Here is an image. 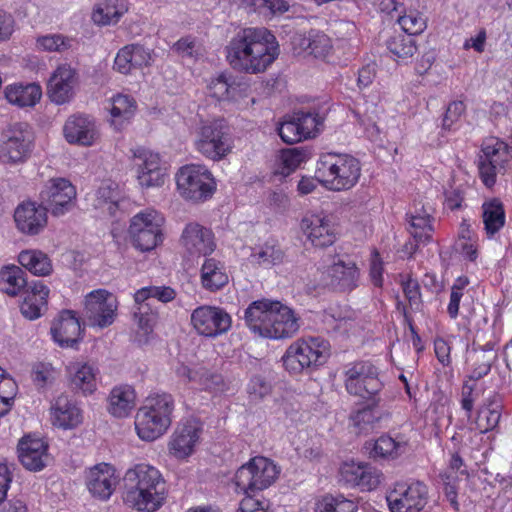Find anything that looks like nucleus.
I'll list each match as a JSON object with an SVG mask.
<instances>
[{"instance_id": "nucleus-31", "label": "nucleus", "mask_w": 512, "mask_h": 512, "mask_svg": "<svg viewBox=\"0 0 512 512\" xmlns=\"http://www.w3.org/2000/svg\"><path fill=\"white\" fill-rule=\"evenodd\" d=\"M50 410L52 423L57 427L71 429L81 422L80 409L66 395L58 396Z\"/></svg>"}, {"instance_id": "nucleus-54", "label": "nucleus", "mask_w": 512, "mask_h": 512, "mask_svg": "<svg viewBox=\"0 0 512 512\" xmlns=\"http://www.w3.org/2000/svg\"><path fill=\"white\" fill-rule=\"evenodd\" d=\"M136 305L134 316L138 321V326L145 334H149L157 322V312L152 311V307L147 302L136 303Z\"/></svg>"}, {"instance_id": "nucleus-38", "label": "nucleus", "mask_w": 512, "mask_h": 512, "mask_svg": "<svg viewBox=\"0 0 512 512\" xmlns=\"http://www.w3.org/2000/svg\"><path fill=\"white\" fill-rule=\"evenodd\" d=\"M406 443L389 435H382L377 440L366 444L370 457L377 459H394L405 450Z\"/></svg>"}, {"instance_id": "nucleus-30", "label": "nucleus", "mask_w": 512, "mask_h": 512, "mask_svg": "<svg viewBox=\"0 0 512 512\" xmlns=\"http://www.w3.org/2000/svg\"><path fill=\"white\" fill-rule=\"evenodd\" d=\"M49 288L41 281L34 282L26 291L20 305L22 315L29 320H35L47 310Z\"/></svg>"}, {"instance_id": "nucleus-8", "label": "nucleus", "mask_w": 512, "mask_h": 512, "mask_svg": "<svg viewBox=\"0 0 512 512\" xmlns=\"http://www.w3.org/2000/svg\"><path fill=\"white\" fill-rule=\"evenodd\" d=\"M386 500L391 512H420L428 503L429 488L419 480L396 483Z\"/></svg>"}, {"instance_id": "nucleus-24", "label": "nucleus", "mask_w": 512, "mask_h": 512, "mask_svg": "<svg viewBox=\"0 0 512 512\" xmlns=\"http://www.w3.org/2000/svg\"><path fill=\"white\" fill-rule=\"evenodd\" d=\"M64 136L70 144L90 146L98 137V131L93 118L86 115H74L67 119L64 125Z\"/></svg>"}, {"instance_id": "nucleus-2", "label": "nucleus", "mask_w": 512, "mask_h": 512, "mask_svg": "<svg viewBox=\"0 0 512 512\" xmlns=\"http://www.w3.org/2000/svg\"><path fill=\"white\" fill-rule=\"evenodd\" d=\"M175 409L174 398L168 393L149 395L139 408L135 428L138 436L145 441H153L162 436L172 423Z\"/></svg>"}, {"instance_id": "nucleus-61", "label": "nucleus", "mask_w": 512, "mask_h": 512, "mask_svg": "<svg viewBox=\"0 0 512 512\" xmlns=\"http://www.w3.org/2000/svg\"><path fill=\"white\" fill-rule=\"evenodd\" d=\"M363 473L365 465L359 463L346 462L340 468L341 480L350 486H357Z\"/></svg>"}, {"instance_id": "nucleus-15", "label": "nucleus", "mask_w": 512, "mask_h": 512, "mask_svg": "<svg viewBox=\"0 0 512 512\" xmlns=\"http://www.w3.org/2000/svg\"><path fill=\"white\" fill-rule=\"evenodd\" d=\"M133 157L137 166V178L142 187H159L164 184L165 169L161 167L159 154L143 147L134 150Z\"/></svg>"}, {"instance_id": "nucleus-60", "label": "nucleus", "mask_w": 512, "mask_h": 512, "mask_svg": "<svg viewBox=\"0 0 512 512\" xmlns=\"http://www.w3.org/2000/svg\"><path fill=\"white\" fill-rule=\"evenodd\" d=\"M271 390L272 386L270 382L258 375L253 376L247 385V393L253 401L263 399L271 393Z\"/></svg>"}, {"instance_id": "nucleus-44", "label": "nucleus", "mask_w": 512, "mask_h": 512, "mask_svg": "<svg viewBox=\"0 0 512 512\" xmlns=\"http://www.w3.org/2000/svg\"><path fill=\"white\" fill-rule=\"evenodd\" d=\"M176 292L169 286H147L136 291L134 294L135 303H149L154 306L156 301L168 303L174 300Z\"/></svg>"}, {"instance_id": "nucleus-41", "label": "nucleus", "mask_w": 512, "mask_h": 512, "mask_svg": "<svg viewBox=\"0 0 512 512\" xmlns=\"http://www.w3.org/2000/svg\"><path fill=\"white\" fill-rule=\"evenodd\" d=\"M26 273L16 265L6 266L0 271V288L10 296H16L27 285Z\"/></svg>"}, {"instance_id": "nucleus-49", "label": "nucleus", "mask_w": 512, "mask_h": 512, "mask_svg": "<svg viewBox=\"0 0 512 512\" xmlns=\"http://www.w3.org/2000/svg\"><path fill=\"white\" fill-rule=\"evenodd\" d=\"M410 233L416 242H427L431 238L433 230L431 225V215L428 210L423 211V215H409Z\"/></svg>"}, {"instance_id": "nucleus-63", "label": "nucleus", "mask_w": 512, "mask_h": 512, "mask_svg": "<svg viewBox=\"0 0 512 512\" xmlns=\"http://www.w3.org/2000/svg\"><path fill=\"white\" fill-rule=\"evenodd\" d=\"M464 111L465 105L462 101H453L450 103L443 117L442 128L444 130L455 129Z\"/></svg>"}, {"instance_id": "nucleus-58", "label": "nucleus", "mask_w": 512, "mask_h": 512, "mask_svg": "<svg viewBox=\"0 0 512 512\" xmlns=\"http://www.w3.org/2000/svg\"><path fill=\"white\" fill-rule=\"evenodd\" d=\"M122 13L116 9L115 5L108 2L100 3L93 12L92 18L95 23L109 25L119 20Z\"/></svg>"}, {"instance_id": "nucleus-59", "label": "nucleus", "mask_w": 512, "mask_h": 512, "mask_svg": "<svg viewBox=\"0 0 512 512\" xmlns=\"http://www.w3.org/2000/svg\"><path fill=\"white\" fill-rule=\"evenodd\" d=\"M253 467L252 460H250L247 464L242 465L235 474V484L237 488L243 491L245 494L254 493V484H253Z\"/></svg>"}, {"instance_id": "nucleus-48", "label": "nucleus", "mask_w": 512, "mask_h": 512, "mask_svg": "<svg viewBox=\"0 0 512 512\" xmlns=\"http://www.w3.org/2000/svg\"><path fill=\"white\" fill-rule=\"evenodd\" d=\"M300 46L303 50L317 58L325 57L332 48L330 38L323 33L310 34L309 37H300Z\"/></svg>"}, {"instance_id": "nucleus-43", "label": "nucleus", "mask_w": 512, "mask_h": 512, "mask_svg": "<svg viewBox=\"0 0 512 512\" xmlns=\"http://www.w3.org/2000/svg\"><path fill=\"white\" fill-rule=\"evenodd\" d=\"M183 373L187 376L189 381L198 382L204 389L212 392L223 391L226 387L224 378L221 374L210 372L204 368L192 371L187 367H184Z\"/></svg>"}, {"instance_id": "nucleus-47", "label": "nucleus", "mask_w": 512, "mask_h": 512, "mask_svg": "<svg viewBox=\"0 0 512 512\" xmlns=\"http://www.w3.org/2000/svg\"><path fill=\"white\" fill-rule=\"evenodd\" d=\"M387 48L397 61L405 62L413 57L417 51L415 40L407 34H398L392 36L387 41Z\"/></svg>"}, {"instance_id": "nucleus-11", "label": "nucleus", "mask_w": 512, "mask_h": 512, "mask_svg": "<svg viewBox=\"0 0 512 512\" xmlns=\"http://www.w3.org/2000/svg\"><path fill=\"white\" fill-rule=\"evenodd\" d=\"M359 269L351 260H338L324 271L315 275V288L339 292H351L358 286Z\"/></svg>"}, {"instance_id": "nucleus-29", "label": "nucleus", "mask_w": 512, "mask_h": 512, "mask_svg": "<svg viewBox=\"0 0 512 512\" xmlns=\"http://www.w3.org/2000/svg\"><path fill=\"white\" fill-rule=\"evenodd\" d=\"M299 329L298 319L292 309L280 303L269 324L264 338L284 339L292 337Z\"/></svg>"}, {"instance_id": "nucleus-36", "label": "nucleus", "mask_w": 512, "mask_h": 512, "mask_svg": "<svg viewBox=\"0 0 512 512\" xmlns=\"http://www.w3.org/2000/svg\"><path fill=\"white\" fill-rule=\"evenodd\" d=\"M41 96V88L35 83L27 85L15 84L5 89V97L8 102L21 108L34 106Z\"/></svg>"}, {"instance_id": "nucleus-32", "label": "nucleus", "mask_w": 512, "mask_h": 512, "mask_svg": "<svg viewBox=\"0 0 512 512\" xmlns=\"http://www.w3.org/2000/svg\"><path fill=\"white\" fill-rule=\"evenodd\" d=\"M69 386L83 395L92 394L96 390V373L91 364L73 363L67 367Z\"/></svg>"}, {"instance_id": "nucleus-16", "label": "nucleus", "mask_w": 512, "mask_h": 512, "mask_svg": "<svg viewBox=\"0 0 512 512\" xmlns=\"http://www.w3.org/2000/svg\"><path fill=\"white\" fill-rule=\"evenodd\" d=\"M366 404L349 415L351 425L358 433L368 434L381 427L390 414L382 408V397L365 398Z\"/></svg>"}, {"instance_id": "nucleus-35", "label": "nucleus", "mask_w": 512, "mask_h": 512, "mask_svg": "<svg viewBox=\"0 0 512 512\" xmlns=\"http://www.w3.org/2000/svg\"><path fill=\"white\" fill-rule=\"evenodd\" d=\"M229 282V276L223 262L207 258L201 267V283L210 292L222 289Z\"/></svg>"}, {"instance_id": "nucleus-50", "label": "nucleus", "mask_w": 512, "mask_h": 512, "mask_svg": "<svg viewBox=\"0 0 512 512\" xmlns=\"http://www.w3.org/2000/svg\"><path fill=\"white\" fill-rule=\"evenodd\" d=\"M357 505L343 496L326 495L318 501L316 512H356Z\"/></svg>"}, {"instance_id": "nucleus-22", "label": "nucleus", "mask_w": 512, "mask_h": 512, "mask_svg": "<svg viewBox=\"0 0 512 512\" xmlns=\"http://www.w3.org/2000/svg\"><path fill=\"white\" fill-rule=\"evenodd\" d=\"M118 483L115 469L107 464L100 463L90 468L86 475V486L89 492L102 500L108 499Z\"/></svg>"}, {"instance_id": "nucleus-26", "label": "nucleus", "mask_w": 512, "mask_h": 512, "mask_svg": "<svg viewBox=\"0 0 512 512\" xmlns=\"http://www.w3.org/2000/svg\"><path fill=\"white\" fill-rule=\"evenodd\" d=\"M51 334L55 342L61 347H72L80 339L81 325L72 310L60 313L51 326Z\"/></svg>"}, {"instance_id": "nucleus-17", "label": "nucleus", "mask_w": 512, "mask_h": 512, "mask_svg": "<svg viewBox=\"0 0 512 512\" xmlns=\"http://www.w3.org/2000/svg\"><path fill=\"white\" fill-rule=\"evenodd\" d=\"M301 229L315 247H327L336 240V228L330 217L307 214L301 221Z\"/></svg>"}, {"instance_id": "nucleus-19", "label": "nucleus", "mask_w": 512, "mask_h": 512, "mask_svg": "<svg viewBox=\"0 0 512 512\" xmlns=\"http://www.w3.org/2000/svg\"><path fill=\"white\" fill-rule=\"evenodd\" d=\"M17 229L26 235H38L47 225V209L36 202H24L15 209Z\"/></svg>"}, {"instance_id": "nucleus-37", "label": "nucleus", "mask_w": 512, "mask_h": 512, "mask_svg": "<svg viewBox=\"0 0 512 512\" xmlns=\"http://www.w3.org/2000/svg\"><path fill=\"white\" fill-rule=\"evenodd\" d=\"M18 261L22 267L36 276H47L53 270L51 259L41 250H23L18 255Z\"/></svg>"}, {"instance_id": "nucleus-13", "label": "nucleus", "mask_w": 512, "mask_h": 512, "mask_svg": "<svg viewBox=\"0 0 512 512\" xmlns=\"http://www.w3.org/2000/svg\"><path fill=\"white\" fill-rule=\"evenodd\" d=\"M76 197L75 187L66 178L48 180L40 191L41 205L53 216H62L68 212Z\"/></svg>"}, {"instance_id": "nucleus-46", "label": "nucleus", "mask_w": 512, "mask_h": 512, "mask_svg": "<svg viewBox=\"0 0 512 512\" xmlns=\"http://www.w3.org/2000/svg\"><path fill=\"white\" fill-rule=\"evenodd\" d=\"M135 110L136 102L132 97L118 94L113 98L110 109L112 123L120 129L122 124L134 115Z\"/></svg>"}, {"instance_id": "nucleus-20", "label": "nucleus", "mask_w": 512, "mask_h": 512, "mask_svg": "<svg viewBox=\"0 0 512 512\" xmlns=\"http://www.w3.org/2000/svg\"><path fill=\"white\" fill-rule=\"evenodd\" d=\"M18 458L27 470L41 471L50 460L48 444L41 438L24 436L18 443Z\"/></svg>"}, {"instance_id": "nucleus-40", "label": "nucleus", "mask_w": 512, "mask_h": 512, "mask_svg": "<svg viewBox=\"0 0 512 512\" xmlns=\"http://www.w3.org/2000/svg\"><path fill=\"white\" fill-rule=\"evenodd\" d=\"M253 484L255 491L263 490L270 486L277 478L279 471L276 465L264 457L252 459Z\"/></svg>"}, {"instance_id": "nucleus-18", "label": "nucleus", "mask_w": 512, "mask_h": 512, "mask_svg": "<svg viewBox=\"0 0 512 512\" xmlns=\"http://www.w3.org/2000/svg\"><path fill=\"white\" fill-rule=\"evenodd\" d=\"M77 73L70 65L62 64L52 73L47 85V94L56 104L69 102L74 95Z\"/></svg>"}, {"instance_id": "nucleus-6", "label": "nucleus", "mask_w": 512, "mask_h": 512, "mask_svg": "<svg viewBox=\"0 0 512 512\" xmlns=\"http://www.w3.org/2000/svg\"><path fill=\"white\" fill-rule=\"evenodd\" d=\"M196 149L205 157L219 160L232 149L230 129L224 119L204 122L199 128Z\"/></svg>"}, {"instance_id": "nucleus-14", "label": "nucleus", "mask_w": 512, "mask_h": 512, "mask_svg": "<svg viewBox=\"0 0 512 512\" xmlns=\"http://www.w3.org/2000/svg\"><path fill=\"white\" fill-rule=\"evenodd\" d=\"M191 324L199 335L217 337L231 328L232 318L223 308L202 305L193 310Z\"/></svg>"}, {"instance_id": "nucleus-9", "label": "nucleus", "mask_w": 512, "mask_h": 512, "mask_svg": "<svg viewBox=\"0 0 512 512\" xmlns=\"http://www.w3.org/2000/svg\"><path fill=\"white\" fill-rule=\"evenodd\" d=\"M345 387L350 395L363 399L381 396L383 383L378 378L377 368L369 362L353 363L345 371Z\"/></svg>"}, {"instance_id": "nucleus-34", "label": "nucleus", "mask_w": 512, "mask_h": 512, "mask_svg": "<svg viewBox=\"0 0 512 512\" xmlns=\"http://www.w3.org/2000/svg\"><path fill=\"white\" fill-rule=\"evenodd\" d=\"M481 209L485 233L492 238L505 226L504 204L499 198H491L483 202Z\"/></svg>"}, {"instance_id": "nucleus-7", "label": "nucleus", "mask_w": 512, "mask_h": 512, "mask_svg": "<svg viewBox=\"0 0 512 512\" xmlns=\"http://www.w3.org/2000/svg\"><path fill=\"white\" fill-rule=\"evenodd\" d=\"M164 218L155 210H145L131 218L129 236L133 246L140 251L153 250L163 241Z\"/></svg>"}, {"instance_id": "nucleus-23", "label": "nucleus", "mask_w": 512, "mask_h": 512, "mask_svg": "<svg viewBox=\"0 0 512 512\" xmlns=\"http://www.w3.org/2000/svg\"><path fill=\"white\" fill-rule=\"evenodd\" d=\"M202 426L196 419L181 422L170 441V451L177 458H185L192 454L199 440Z\"/></svg>"}, {"instance_id": "nucleus-64", "label": "nucleus", "mask_w": 512, "mask_h": 512, "mask_svg": "<svg viewBox=\"0 0 512 512\" xmlns=\"http://www.w3.org/2000/svg\"><path fill=\"white\" fill-rule=\"evenodd\" d=\"M0 391V417L6 415L13 404L14 397L17 392L15 381H6L2 384Z\"/></svg>"}, {"instance_id": "nucleus-51", "label": "nucleus", "mask_w": 512, "mask_h": 512, "mask_svg": "<svg viewBox=\"0 0 512 512\" xmlns=\"http://www.w3.org/2000/svg\"><path fill=\"white\" fill-rule=\"evenodd\" d=\"M256 263L263 266H271L281 263L284 253L278 243L274 240L266 242L258 252L252 254Z\"/></svg>"}, {"instance_id": "nucleus-4", "label": "nucleus", "mask_w": 512, "mask_h": 512, "mask_svg": "<svg viewBox=\"0 0 512 512\" xmlns=\"http://www.w3.org/2000/svg\"><path fill=\"white\" fill-rule=\"evenodd\" d=\"M330 356L329 342L321 338H309L292 343L282 357L283 366L293 374L324 364Z\"/></svg>"}, {"instance_id": "nucleus-28", "label": "nucleus", "mask_w": 512, "mask_h": 512, "mask_svg": "<svg viewBox=\"0 0 512 512\" xmlns=\"http://www.w3.org/2000/svg\"><path fill=\"white\" fill-rule=\"evenodd\" d=\"M164 490L153 489H125L123 501L130 508L140 512H154L159 509L165 499Z\"/></svg>"}, {"instance_id": "nucleus-3", "label": "nucleus", "mask_w": 512, "mask_h": 512, "mask_svg": "<svg viewBox=\"0 0 512 512\" xmlns=\"http://www.w3.org/2000/svg\"><path fill=\"white\" fill-rule=\"evenodd\" d=\"M360 163L347 154L328 153L320 157L316 166V178L330 190L352 188L360 177Z\"/></svg>"}, {"instance_id": "nucleus-57", "label": "nucleus", "mask_w": 512, "mask_h": 512, "mask_svg": "<svg viewBox=\"0 0 512 512\" xmlns=\"http://www.w3.org/2000/svg\"><path fill=\"white\" fill-rule=\"evenodd\" d=\"M310 157V152L303 148H290L282 151V163L284 168L290 173L298 168L303 162H306Z\"/></svg>"}, {"instance_id": "nucleus-55", "label": "nucleus", "mask_w": 512, "mask_h": 512, "mask_svg": "<svg viewBox=\"0 0 512 512\" xmlns=\"http://www.w3.org/2000/svg\"><path fill=\"white\" fill-rule=\"evenodd\" d=\"M58 372L48 363H38L33 367L32 378L39 388L51 386L57 379Z\"/></svg>"}, {"instance_id": "nucleus-33", "label": "nucleus", "mask_w": 512, "mask_h": 512, "mask_svg": "<svg viewBox=\"0 0 512 512\" xmlns=\"http://www.w3.org/2000/svg\"><path fill=\"white\" fill-rule=\"evenodd\" d=\"M136 405V393L130 385L114 387L108 397V411L115 417L123 418L130 414Z\"/></svg>"}, {"instance_id": "nucleus-45", "label": "nucleus", "mask_w": 512, "mask_h": 512, "mask_svg": "<svg viewBox=\"0 0 512 512\" xmlns=\"http://www.w3.org/2000/svg\"><path fill=\"white\" fill-rule=\"evenodd\" d=\"M208 90L210 96L217 100H236L239 96L240 85L231 77L221 74L210 82Z\"/></svg>"}, {"instance_id": "nucleus-52", "label": "nucleus", "mask_w": 512, "mask_h": 512, "mask_svg": "<svg viewBox=\"0 0 512 512\" xmlns=\"http://www.w3.org/2000/svg\"><path fill=\"white\" fill-rule=\"evenodd\" d=\"M397 22L405 34L413 36L421 34L427 26L426 18L417 10H410L397 16Z\"/></svg>"}, {"instance_id": "nucleus-56", "label": "nucleus", "mask_w": 512, "mask_h": 512, "mask_svg": "<svg viewBox=\"0 0 512 512\" xmlns=\"http://www.w3.org/2000/svg\"><path fill=\"white\" fill-rule=\"evenodd\" d=\"M278 135L287 144H294L304 139L294 115L279 125Z\"/></svg>"}, {"instance_id": "nucleus-10", "label": "nucleus", "mask_w": 512, "mask_h": 512, "mask_svg": "<svg viewBox=\"0 0 512 512\" xmlns=\"http://www.w3.org/2000/svg\"><path fill=\"white\" fill-rule=\"evenodd\" d=\"M32 134L27 123H14L4 130L0 144V160L3 163L17 164L24 162L30 152Z\"/></svg>"}, {"instance_id": "nucleus-12", "label": "nucleus", "mask_w": 512, "mask_h": 512, "mask_svg": "<svg viewBox=\"0 0 512 512\" xmlns=\"http://www.w3.org/2000/svg\"><path fill=\"white\" fill-rule=\"evenodd\" d=\"M84 304L83 316L90 326L105 328L114 322L118 302L112 293L104 289L94 290L85 297Z\"/></svg>"}, {"instance_id": "nucleus-21", "label": "nucleus", "mask_w": 512, "mask_h": 512, "mask_svg": "<svg viewBox=\"0 0 512 512\" xmlns=\"http://www.w3.org/2000/svg\"><path fill=\"white\" fill-rule=\"evenodd\" d=\"M181 243L192 256H206L216 248L213 232L196 222L188 223L185 226L181 235Z\"/></svg>"}, {"instance_id": "nucleus-5", "label": "nucleus", "mask_w": 512, "mask_h": 512, "mask_svg": "<svg viewBox=\"0 0 512 512\" xmlns=\"http://www.w3.org/2000/svg\"><path fill=\"white\" fill-rule=\"evenodd\" d=\"M177 189L185 199L199 202L212 197L216 183L212 173L204 166L191 164L176 174Z\"/></svg>"}, {"instance_id": "nucleus-42", "label": "nucleus", "mask_w": 512, "mask_h": 512, "mask_svg": "<svg viewBox=\"0 0 512 512\" xmlns=\"http://www.w3.org/2000/svg\"><path fill=\"white\" fill-rule=\"evenodd\" d=\"M501 418V404L498 397L494 395L488 399V403L484 404L478 411L476 419L477 428L481 432L493 430L499 424Z\"/></svg>"}, {"instance_id": "nucleus-53", "label": "nucleus", "mask_w": 512, "mask_h": 512, "mask_svg": "<svg viewBox=\"0 0 512 512\" xmlns=\"http://www.w3.org/2000/svg\"><path fill=\"white\" fill-rule=\"evenodd\" d=\"M36 45L43 51L64 52L71 47V40L61 34H49L38 37Z\"/></svg>"}, {"instance_id": "nucleus-62", "label": "nucleus", "mask_w": 512, "mask_h": 512, "mask_svg": "<svg viewBox=\"0 0 512 512\" xmlns=\"http://www.w3.org/2000/svg\"><path fill=\"white\" fill-rule=\"evenodd\" d=\"M97 196V206L99 208H104L106 206V210L110 215H114L115 211L118 208L117 197L115 191L111 188L110 185H102L96 192Z\"/></svg>"}, {"instance_id": "nucleus-25", "label": "nucleus", "mask_w": 512, "mask_h": 512, "mask_svg": "<svg viewBox=\"0 0 512 512\" xmlns=\"http://www.w3.org/2000/svg\"><path fill=\"white\" fill-rule=\"evenodd\" d=\"M280 302L267 299L253 301L244 311V320L247 327L261 337H265L271 323L272 316Z\"/></svg>"}, {"instance_id": "nucleus-27", "label": "nucleus", "mask_w": 512, "mask_h": 512, "mask_svg": "<svg viewBox=\"0 0 512 512\" xmlns=\"http://www.w3.org/2000/svg\"><path fill=\"white\" fill-rule=\"evenodd\" d=\"M125 489L164 490V481L160 472L151 465L137 464L126 471L124 478Z\"/></svg>"}, {"instance_id": "nucleus-1", "label": "nucleus", "mask_w": 512, "mask_h": 512, "mask_svg": "<svg viewBox=\"0 0 512 512\" xmlns=\"http://www.w3.org/2000/svg\"><path fill=\"white\" fill-rule=\"evenodd\" d=\"M226 49L230 65L250 74L264 72L279 55L276 37L265 27L240 30Z\"/></svg>"}, {"instance_id": "nucleus-39", "label": "nucleus", "mask_w": 512, "mask_h": 512, "mask_svg": "<svg viewBox=\"0 0 512 512\" xmlns=\"http://www.w3.org/2000/svg\"><path fill=\"white\" fill-rule=\"evenodd\" d=\"M303 138L307 139L316 136L323 127V122L326 118V112L320 111L316 108L309 110H298L293 113Z\"/></svg>"}]
</instances>
